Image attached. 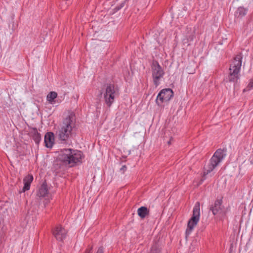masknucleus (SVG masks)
<instances>
[{"label": "nucleus", "instance_id": "obj_1", "mask_svg": "<svg viewBox=\"0 0 253 253\" xmlns=\"http://www.w3.org/2000/svg\"><path fill=\"white\" fill-rule=\"evenodd\" d=\"M76 128V117L73 113L64 118L56 134L60 143L67 144L71 141Z\"/></svg>", "mask_w": 253, "mask_h": 253}, {"label": "nucleus", "instance_id": "obj_2", "mask_svg": "<svg viewBox=\"0 0 253 253\" xmlns=\"http://www.w3.org/2000/svg\"><path fill=\"white\" fill-rule=\"evenodd\" d=\"M226 151L224 149H218L210 159L207 165L204 167L203 175L201 180L204 181L208 176L211 177L212 172L221 163L226 157Z\"/></svg>", "mask_w": 253, "mask_h": 253}, {"label": "nucleus", "instance_id": "obj_3", "mask_svg": "<svg viewBox=\"0 0 253 253\" xmlns=\"http://www.w3.org/2000/svg\"><path fill=\"white\" fill-rule=\"evenodd\" d=\"M58 158L63 165L72 167L80 162L82 153L81 151L71 148L62 149L59 151Z\"/></svg>", "mask_w": 253, "mask_h": 253}, {"label": "nucleus", "instance_id": "obj_4", "mask_svg": "<svg viewBox=\"0 0 253 253\" xmlns=\"http://www.w3.org/2000/svg\"><path fill=\"white\" fill-rule=\"evenodd\" d=\"M101 93L103 95L105 104L110 108L118 95V89L114 84H108L102 89Z\"/></svg>", "mask_w": 253, "mask_h": 253}, {"label": "nucleus", "instance_id": "obj_5", "mask_svg": "<svg viewBox=\"0 0 253 253\" xmlns=\"http://www.w3.org/2000/svg\"><path fill=\"white\" fill-rule=\"evenodd\" d=\"M242 57L241 54H237L234 58L233 63L230 67V73L228 80L230 82L236 83L239 79V73L242 65Z\"/></svg>", "mask_w": 253, "mask_h": 253}, {"label": "nucleus", "instance_id": "obj_6", "mask_svg": "<svg viewBox=\"0 0 253 253\" xmlns=\"http://www.w3.org/2000/svg\"><path fill=\"white\" fill-rule=\"evenodd\" d=\"M152 77L154 84L157 87L160 84V80L164 76L165 73L162 67L158 61H153L151 65Z\"/></svg>", "mask_w": 253, "mask_h": 253}, {"label": "nucleus", "instance_id": "obj_7", "mask_svg": "<svg viewBox=\"0 0 253 253\" xmlns=\"http://www.w3.org/2000/svg\"><path fill=\"white\" fill-rule=\"evenodd\" d=\"M200 203L196 202L193 209V214L191 218L189 220L187 228L186 231V236L189 235L194 227L197 224L200 219Z\"/></svg>", "mask_w": 253, "mask_h": 253}, {"label": "nucleus", "instance_id": "obj_8", "mask_svg": "<svg viewBox=\"0 0 253 253\" xmlns=\"http://www.w3.org/2000/svg\"><path fill=\"white\" fill-rule=\"evenodd\" d=\"M173 91L170 88L162 89L156 99V103L159 106H162L164 102H169L173 96Z\"/></svg>", "mask_w": 253, "mask_h": 253}, {"label": "nucleus", "instance_id": "obj_9", "mask_svg": "<svg viewBox=\"0 0 253 253\" xmlns=\"http://www.w3.org/2000/svg\"><path fill=\"white\" fill-rule=\"evenodd\" d=\"M53 234L58 241H63L67 235V231L62 226H56L53 230Z\"/></svg>", "mask_w": 253, "mask_h": 253}, {"label": "nucleus", "instance_id": "obj_10", "mask_svg": "<svg viewBox=\"0 0 253 253\" xmlns=\"http://www.w3.org/2000/svg\"><path fill=\"white\" fill-rule=\"evenodd\" d=\"M54 135L52 132H47L44 136L45 146L47 148H51L54 143Z\"/></svg>", "mask_w": 253, "mask_h": 253}, {"label": "nucleus", "instance_id": "obj_11", "mask_svg": "<svg viewBox=\"0 0 253 253\" xmlns=\"http://www.w3.org/2000/svg\"><path fill=\"white\" fill-rule=\"evenodd\" d=\"M222 201L221 200H216L213 205L211 206L210 210L212 211L213 214L216 215L221 213Z\"/></svg>", "mask_w": 253, "mask_h": 253}, {"label": "nucleus", "instance_id": "obj_12", "mask_svg": "<svg viewBox=\"0 0 253 253\" xmlns=\"http://www.w3.org/2000/svg\"><path fill=\"white\" fill-rule=\"evenodd\" d=\"M33 176L32 174H28L23 179L24 187L22 189L23 192L28 190L30 188L31 182L33 180Z\"/></svg>", "mask_w": 253, "mask_h": 253}, {"label": "nucleus", "instance_id": "obj_13", "mask_svg": "<svg viewBox=\"0 0 253 253\" xmlns=\"http://www.w3.org/2000/svg\"><path fill=\"white\" fill-rule=\"evenodd\" d=\"M30 134L36 144L38 145L41 140V135L38 132L37 128L32 127L30 130Z\"/></svg>", "mask_w": 253, "mask_h": 253}, {"label": "nucleus", "instance_id": "obj_14", "mask_svg": "<svg viewBox=\"0 0 253 253\" xmlns=\"http://www.w3.org/2000/svg\"><path fill=\"white\" fill-rule=\"evenodd\" d=\"M248 11V9L247 8L244 6H239L235 12L234 15L235 17L241 18L247 14Z\"/></svg>", "mask_w": 253, "mask_h": 253}, {"label": "nucleus", "instance_id": "obj_15", "mask_svg": "<svg viewBox=\"0 0 253 253\" xmlns=\"http://www.w3.org/2000/svg\"><path fill=\"white\" fill-rule=\"evenodd\" d=\"M149 209L146 207H141L137 210L138 215L141 218H144L149 214Z\"/></svg>", "mask_w": 253, "mask_h": 253}, {"label": "nucleus", "instance_id": "obj_16", "mask_svg": "<svg viewBox=\"0 0 253 253\" xmlns=\"http://www.w3.org/2000/svg\"><path fill=\"white\" fill-rule=\"evenodd\" d=\"M57 96V93L54 91L50 92L46 96L47 101L50 104H54L55 102V99Z\"/></svg>", "mask_w": 253, "mask_h": 253}, {"label": "nucleus", "instance_id": "obj_17", "mask_svg": "<svg viewBox=\"0 0 253 253\" xmlns=\"http://www.w3.org/2000/svg\"><path fill=\"white\" fill-rule=\"evenodd\" d=\"M162 247L158 243H155L151 247V251L149 253H162Z\"/></svg>", "mask_w": 253, "mask_h": 253}, {"label": "nucleus", "instance_id": "obj_18", "mask_svg": "<svg viewBox=\"0 0 253 253\" xmlns=\"http://www.w3.org/2000/svg\"><path fill=\"white\" fill-rule=\"evenodd\" d=\"M47 194V189L45 186L42 185L41 186L40 188L39 189L37 195L39 197H45Z\"/></svg>", "mask_w": 253, "mask_h": 253}, {"label": "nucleus", "instance_id": "obj_19", "mask_svg": "<svg viewBox=\"0 0 253 253\" xmlns=\"http://www.w3.org/2000/svg\"><path fill=\"white\" fill-rule=\"evenodd\" d=\"M186 37L188 42L193 41L195 38V30H192L191 33H188Z\"/></svg>", "mask_w": 253, "mask_h": 253}, {"label": "nucleus", "instance_id": "obj_20", "mask_svg": "<svg viewBox=\"0 0 253 253\" xmlns=\"http://www.w3.org/2000/svg\"><path fill=\"white\" fill-rule=\"evenodd\" d=\"M92 248L91 247L90 248H88V249H87L86 250H85V252L84 253H92ZM95 253H104V251H103V248L102 247H100L97 252Z\"/></svg>", "mask_w": 253, "mask_h": 253}, {"label": "nucleus", "instance_id": "obj_21", "mask_svg": "<svg viewBox=\"0 0 253 253\" xmlns=\"http://www.w3.org/2000/svg\"><path fill=\"white\" fill-rule=\"evenodd\" d=\"M253 89V79L250 80L248 86L244 90V92L248 91Z\"/></svg>", "mask_w": 253, "mask_h": 253}, {"label": "nucleus", "instance_id": "obj_22", "mask_svg": "<svg viewBox=\"0 0 253 253\" xmlns=\"http://www.w3.org/2000/svg\"><path fill=\"white\" fill-rule=\"evenodd\" d=\"M127 0H125L123 2H122L120 4H119V5L116 6L115 7V8H114V10L116 11H119V10H120L121 8H122L125 6L126 2V1H127Z\"/></svg>", "mask_w": 253, "mask_h": 253}, {"label": "nucleus", "instance_id": "obj_23", "mask_svg": "<svg viewBox=\"0 0 253 253\" xmlns=\"http://www.w3.org/2000/svg\"><path fill=\"white\" fill-rule=\"evenodd\" d=\"M126 167L125 165H124L120 169V171L124 173L126 170Z\"/></svg>", "mask_w": 253, "mask_h": 253}, {"label": "nucleus", "instance_id": "obj_24", "mask_svg": "<svg viewBox=\"0 0 253 253\" xmlns=\"http://www.w3.org/2000/svg\"><path fill=\"white\" fill-rule=\"evenodd\" d=\"M168 143L169 144H170V140L169 141Z\"/></svg>", "mask_w": 253, "mask_h": 253}]
</instances>
